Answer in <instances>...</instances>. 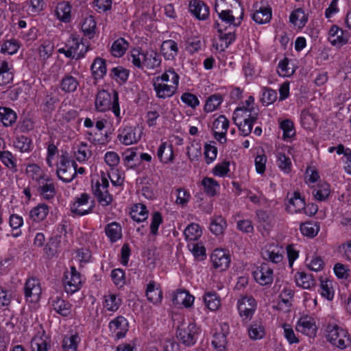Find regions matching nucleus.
I'll list each match as a JSON object with an SVG mask.
<instances>
[{"label":"nucleus","mask_w":351,"mask_h":351,"mask_svg":"<svg viewBox=\"0 0 351 351\" xmlns=\"http://www.w3.org/2000/svg\"><path fill=\"white\" fill-rule=\"evenodd\" d=\"M179 80V75L173 68H169L161 75L154 77L153 87L156 97L162 99L171 97L178 90Z\"/></svg>","instance_id":"f257e3e1"},{"label":"nucleus","mask_w":351,"mask_h":351,"mask_svg":"<svg viewBox=\"0 0 351 351\" xmlns=\"http://www.w3.org/2000/svg\"><path fill=\"white\" fill-rule=\"evenodd\" d=\"M215 10L223 22L234 26L241 24L243 8L238 0H216Z\"/></svg>","instance_id":"f03ea898"},{"label":"nucleus","mask_w":351,"mask_h":351,"mask_svg":"<svg viewBox=\"0 0 351 351\" xmlns=\"http://www.w3.org/2000/svg\"><path fill=\"white\" fill-rule=\"evenodd\" d=\"M129 60L138 69L149 70L160 67L162 62L160 54L156 51H143L138 49H133L131 51Z\"/></svg>","instance_id":"7ed1b4c3"},{"label":"nucleus","mask_w":351,"mask_h":351,"mask_svg":"<svg viewBox=\"0 0 351 351\" xmlns=\"http://www.w3.org/2000/svg\"><path fill=\"white\" fill-rule=\"evenodd\" d=\"M325 337L332 347L339 350H345L351 346V335L348 331L337 324L327 326Z\"/></svg>","instance_id":"20e7f679"},{"label":"nucleus","mask_w":351,"mask_h":351,"mask_svg":"<svg viewBox=\"0 0 351 351\" xmlns=\"http://www.w3.org/2000/svg\"><path fill=\"white\" fill-rule=\"evenodd\" d=\"M88 50V46L83 43L82 38L72 33L65 43V47L60 48L58 52L66 58L78 60L84 58Z\"/></svg>","instance_id":"39448f33"},{"label":"nucleus","mask_w":351,"mask_h":351,"mask_svg":"<svg viewBox=\"0 0 351 351\" xmlns=\"http://www.w3.org/2000/svg\"><path fill=\"white\" fill-rule=\"evenodd\" d=\"M199 328L193 322H182L177 329V337L186 346H193L198 338Z\"/></svg>","instance_id":"423d86ee"},{"label":"nucleus","mask_w":351,"mask_h":351,"mask_svg":"<svg viewBox=\"0 0 351 351\" xmlns=\"http://www.w3.org/2000/svg\"><path fill=\"white\" fill-rule=\"evenodd\" d=\"M75 162L71 160L66 154H62L56 171L58 178L64 182H71L76 176Z\"/></svg>","instance_id":"0eeeda50"},{"label":"nucleus","mask_w":351,"mask_h":351,"mask_svg":"<svg viewBox=\"0 0 351 351\" xmlns=\"http://www.w3.org/2000/svg\"><path fill=\"white\" fill-rule=\"evenodd\" d=\"M90 200V196L86 193L80 194L75 198V201L71 204L70 210L73 215L83 216L93 210L94 202Z\"/></svg>","instance_id":"6e6552de"},{"label":"nucleus","mask_w":351,"mask_h":351,"mask_svg":"<svg viewBox=\"0 0 351 351\" xmlns=\"http://www.w3.org/2000/svg\"><path fill=\"white\" fill-rule=\"evenodd\" d=\"M108 179L102 176L99 180L93 185V192L98 202L102 206H107L112 202V196L109 193Z\"/></svg>","instance_id":"1a4fd4ad"},{"label":"nucleus","mask_w":351,"mask_h":351,"mask_svg":"<svg viewBox=\"0 0 351 351\" xmlns=\"http://www.w3.org/2000/svg\"><path fill=\"white\" fill-rule=\"evenodd\" d=\"M63 285L67 293H74L80 290L82 285V276L74 266L64 274Z\"/></svg>","instance_id":"9d476101"},{"label":"nucleus","mask_w":351,"mask_h":351,"mask_svg":"<svg viewBox=\"0 0 351 351\" xmlns=\"http://www.w3.org/2000/svg\"><path fill=\"white\" fill-rule=\"evenodd\" d=\"M237 309L243 321L250 320L256 309V302L252 296H242L237 301Z\"/></svg>","instance_id":"9b49d317"},{"label":"nucleus","mask_w":351,"mask_h":351,"mask_svg":"<svg viewBox=\"0 0 351 351\" xmlns=\"http://www.w3.org/2000/svg\"><path fill=\"white\" fill-rule=\"evenodd\" d=\"M295 330L310 338H314L317 332L315 318L308 315L301 316L295 324Z\"/></svg>","instance_id":"f8f14e48"},{"label":"nucleus","mask_w":351,"mask_h":351,"mask_svg":"<svg viewBox=\"0 0 351 351\" xmlns=\"http://www.w3.org/2000/svg\"><path fill=\"white\" fill-rule=\"evenodd\" d=\"M42 293V288L38 278L31 277L26 280L24 285L25 300L32 303L39 301Z\"/></svg>","instance_id":"ddd939ff"},{"label":"nucleus","mask_w":351,"mask_h":351,"mask_svg":"<svg viewBox=\"0 0 351 351\" xmlns=\"http://www.w3.org/2000/svg\"><path fill=\"white\" fill-rule=\"evenodd\" d=\"M213 267L219 271L226 270L230 263V256L228 251L223 249H215L210 255Z\"/></svg>","instance_id":"4468645a"},{"label":"nucleus","mask_w":351,"mask_h":351,"mask_svg":"<svg viewBox=\"0 0 351 351\" xmlns=\"http://www.w3.org/2000/svg\"><path fill=\"white\" fill-rule=\"evenodd\" d=\"M111 334L117 339L125 337L128 331L129 324L123 316H118L109 322Z\"/></svg>","instance_id":"2eb2a0df"},{"label":"nucleus","mask_w":351,"mask_h":351,"mask_svg":"<svg viewBox=\"0 0 351 351\" xmlns=\"http://www.w3.org/2000/svg\"><path fill=\"white\" fill-rule=\"evenodd\" d=\"M253 276L258 284L267 285L273 282L274 271L267 263H263L253 271Z\"/></svg>","instance_id":"dca6fc26"},{"label":"nucleus","mask_w":351,"mask_h":351,"mask_svg":"<svg viewBox=\"0 0 351 351\" xmlns=\"http://www.w3.org/2000/svg\"><path fill=\"white\" fill-rule=\"evenodd\" d=\"M189 10L198 20L204 21L209 16V8L202 0H191L189 3Z\"/></svg>","instance_id":"f3484780"},{"label":"nucleus","mask_w":351,"mask_h":351,"mask_svg":"<svg viewBox=\"0 0 351 351\" xmlns=\"http://www.w3.org/2000/svg\"><path fill=\"white\" fill-rule=\"evenodd\" d=\"M261 254L264 260L275 264L282 262L284 258L283 249L274 245H267L263 249Z\"/></svg>","instance_id":"a211bd4d"},{"label":"nucleus","mask_w":351,"mask_h":351,"mask_svg":"<svg viewBox=\"0 0 351 351\" xmlns=\"http://www.w3.org/2000/svg\"><path fill=\"white\" fill-rule=\"evenodd\" d=\"M258 115V108H247L245 107H238L233 113L232 119L234 123L245 121L249 120H257Z\"/></svg>","instance_id":"6ab92c4d"},{"label":"nucleus","mask_w":351,"mask_h":351,"mask_svg":"<svg viewBox=\"0 0 351 351\" xmlns=\"http://www.w3.org/2000/svg\"><path fill=\"white\" fill-rule=\"evenodd\" d=\"M287 210L291 214L302 212L306 208L304 199L299 192L295 191L289 197L287 203Z\"/></svg>","instance_id":"aec40b11"},{"label":"nucleus","mask_w":351,"mask_h":351,"mask_svg":"<svg viewBox=\"0 0 351 351\" xmlns=\"http://www.w3.org/2000/svg\"><path fill=\"white\" fill-rule=\"evenodd\" d=\"M50 304L53 309L61 316L67 317L71 313V304L60 296L51 298L50 300Z\"/></svg>","instance_id":"412c9836"},{"label":"nucleus","mask_w":351,"mask_h":351,"mask_svg":"<svg viewBox=\"0 0 351 351\" xmlns=\"http://www.w3.org/2000/svg\"><path fill=\"white\" fill-rule=\"evenodd\" d=\"M118 140L125 145L136 143L141 138L132 127H124L119 130Z\"/></svg>","instance_id":"4be33fe9"},{"label":"nucleus","mask_w":351,"mask_h":351,"mask_svg":"<svg viewBox=\"0 0 351 351\" xmlns=\"http://www.w3.org/2000/svg\"><path fill=\"white\" fill-rule=\"evenodd\" d=\"M112 96L107 90H99L95 98V109L99 112H105L110 109L112 106Z\"/></svg>","instance_id":"5701e85b"},{"label":"nucleus","mask_w":351,"mask_h":351,"mask_svg":"<svg viewBox=\"0 0 351 351\" xmlns=\"http://www.w3.org/2000/svg\"><path fill=\"white\" fill-rule=\"evenodd\" d=\"M157 156L162 163L172 162L174 159L173 145L168 142L161 143L157 150Z\"/></svg>","instance_id":"b1692460"},{"label":"nucleus","mask_w":351,"mask_h":351,"mask_svg":"<svg viewBox=\"0 0 351 351\" xmlns=\"http://www.w3.org/2000/svg\"><path fill=\"white\" fill-rule=\"evenodd\" d=\"M80 86V80L71 73H66L60 84L61 90L65 93H71L77 90Z\"/></svg>","instance_id":"393cba45"},{"label":"nucleus","mask_w":351,"mask_h":351,"mask_svg":"<svg viewBox=\"0 0 351 351\" xmlns=\"http://www.w3.org/2000/svg\"><path fill=\"white\" fill-rule=\"evenodd\" d=\"M293 291L289 287H284L279 295V302L276 308L284 311H289L292 306Z\"/></svg>","instance_id":"a878e982"},{"label":"nucleus","mask_w":351,"mask_h":351,"mask_svg":"<svg viewBox=\"0 0 351 351\" xmlns=\"http://www.w3.org/2000/svg\"><path fill=\"white\" fill-rule=\"evenodd\" d=\"M178 46L173 40H164L160 46V52L167 60H173L178 53Z\"/></svg>","instance_id":"bb28decb"},{"label":"nucleus","mask_w":351,"mask_h":351,"mask_svg":"<svg viewBox=\"0 0 351 351\" xmlns=\"http://www.w3.org/2000/svg\"><path fill=\"white\" fill-rule=\"evenodd\" d=\"M145 294L147 300L154 304L161 302L162 299V292L160 285L155 281H150L147 285Z\"/></svg>","instance_id":"cd10ccee"},{"label":"nucleus","mask_w":351,"mask_h":351,"mask_svg":"<svg viewBox=\"0 0 351 351\" xmlns=\"http://www.w3.org/2000/svg\"><path fill=\"white\" fill-rule=\"evenodd\" d=\"M80 341L81 338L76 332L64 335L62 341V351H77Z\"/></svg>","instance_id":"c85d7f7f"},{"label":"nucleus","mask_w":351,"mask_h":351,"mask_svg":"<svg viewBox=\"0 0 351 351\" xmlns=\"http://www.w3.org/2000/svg\"><path fill=\"white\" fill-rule=\"evenodd\" d=\"M27 176L37 184H43L45 180H48V176L41 168L36 164H29L26 167Z\"/></svg>","instance_id":"c756f323"},{"label":"nucleus","mask_w":351,"mask_h":351,"mask_svg":"<svg viewBox=\"0 0 351 351\" xmlns=\"http://www.w3.org/2000/svg\"><path fill=\"white\" fill-rule=\"evenodd\" d=\"M328 40L334 46L341 47L348 42V38L343 36V31L336 25H333L328 32Z\"/></svg>","instance_id":"7c9ffc66"},{"label":"nucleus","mask_w":351,"mask_h":351,"mask_svg":"<svg viewBox=\"0 0 351 351\" xmlns=\"http://www.w3.org/2000/svg\"><path fill=\"white\" fill-rule=\"evenodd\" d=\"M271 16V9L269 7L260 6L256 8L252 19L258 24H265L270 21Z\"/></svg>","instance_id":"2f4dec72"},{"label":"nucleus","mask_w":351,"mask_h":351,"mask_svg":"<svg viewBox=\"0 0 351 351\" xmlns=\"http://www.w3.org/2000/svg\"><path fill=\"white\" fill-rule=\"evenodd\" d=\"M122 300L118 295L108 293L104 297V308L109 312L114 313L120 307Z\"/></svg>","instance_id":"473e14b6"},{"label":"nucleus","mask_w":351,"mask_h":351,"mask_svg":"<svg viewBox=\"0 0 351 351\" xmlns=\"http://www.w3.org/2000/svg\"><path fill=\"white\" fill-rule=\"evenodd\" d=\"M130 214L134 221L139 223L148 218L149 211L145 204L139 203L132 206Z\"/></svg>","instance_id":"72a5a7b5"},{"label":"nucleus","mask_w":351,"mask_h":351,"mask_svg":"<svg viewBox=\"0 0 351 351\" xmlns=\"http://www.w3.org/2000/svg\"><path fill=\"white\" fill-rule=\"evenodd\" d=\"M295 281L298 287L310 289L315 285V280L311 274L298 272L295 276Z\"/></svg>","instance_id":"f704fd0d"},{"label":"nucleus","mask_w":351,"mask_h":351,"mask_svg":"<svg viewBox=\"0 0 351 351\" xmlns=\"http://www.w3.org/2000/svg\"><path fill=\"white\" fill-rule=\"evenodd\" d=\"M49 213V207L45 204H39L29 212V218L36 223L43 221Z\"/></svg>","instance_id":"c9c22d12"},{"label":"nucleus","mask_w":351,"mask_h":351,"mask_svg":"<svg viewBox=\"0 0 351 351\" xmlns=\"http://www.w3.org/2000/svg\"><path fill=\"white\" fill-rule=\"evenodd\" d=\"M227 227L226 219L221 215L213 216L210 219L209 229L215 235H221Z\"/></svg>","instance_id":"e433bc0d"},{"label":"nucleus","mask_w":351,"mask_h":351,"mask_svg":"<svg viewBox=\"0 0 351 351\" xmlns=\"http://www.w3.org/2000/svg\"><path fill=\"white\" fill-rule=\"evenodd\" d=\"M17 119L16 113L10 108L0 107V121L5 127L12 126Z\"/></svg>","instance_id":"4c0bfd02"},{"label":"nucleus","mask_w":351,"mask_h":351,"mask_svg":"<svg viewBox=\"0 0 351 351\" xmlns=\"http://www.w3.org/2000/svg\"><path fill=\"white\" fill-rule=\"evenodd\" d=\"M90 70L95 79L103 78L106 74V61L99 57H97L91 64Z\"/></svg>","instance_id":"58836bf2"},{"label":"nucleus","mask_w":351,"mask_h":351,"mask_svg":"<svg viewBox=\"0 0 351 351\" xmlns=\"http://www.w3.org/2000/svg\"><path fill=\"white\" fill-rule=\"evenodd\" d=\"M195 298L186 290H178L173 297V302L182 304L185 307H191L194 302Z\"/></svg>","instance_id":"ea45409f"},{"label":"nucleus","mask_w":351,"mask_h":351,"mask_svg":"<svg viewBox=\"0 0 351 351\" xmlns=\"http://www.w3.org/2000/svg\"><path fill=\"white\" fill-rule=\"evenodd\" d=\"M105 232L108 238L112 243L117 241L122 237V228L119 223L112 222L106 226Z\"/></svg>","instance_id":"a19ab883"},{"label":"nucleus","mask_w":351,"mask_h":351,"mask_svg":"<svg viewBox=\"0 0 351 351\" xmlns=\"http://www.w3.org/2000/svg\"><path fill=\"white\" fill-rule=\"evenodd\" d=\"M57 17L62 22H69L71 19V6L69 3L63 1L59 3L56 9Z\"/></svg>","instance_id":"79ce46f5"},{"label":"nucleus","mask_w":351,"mask_h":351,"mask_svg":"<svg viewBox=\"0 0 351 351\" xmlns=\"http://www.w3.org/2000/svg\"><path fill=\"white\" fill-rule=\"evenodd\" d=\"M12 65L6 62H0V86H5L13 80V74L11 72Z\"/></svg>","instance_id":"37998d69"},{"label":"nucleus","mask_w":351,"mask_h":351,"mask_svg":"<svg viewBox=\"0 0 351 351\" xmlns=\"http://www.w3.org/2000/svg\"><path fill=\"white\" fill-rule=\"evenodd\" d=\"M308 21V16L302 8L293 10L289 16V21L298 28L303 27Z\"/></svg>","instance_id":"c03bdc74"},{"label":"nucleus","mask_w":351,"mask_h":351,"mask_svg":"<svg viewBox=\"0 0 351 351\" xmlns=\"http://www.w3.org/2000/svg\"><path fill=\"white\" fill-rule=\"evenodd\" d=\"M278 99L277 92L269 87H262L260 92V101L263 106L274 104Z\"/></svg>","instance_id":"a18cd8bd"},{"label":"nucleus","mask_w":351,"mask_h":351,"mask_svg":"<svg viewBox=\"0 0 351 351\" xmlns=\"http://www.w3.org/2000/svg\"><path fill=\"white\" fill-rule=\"evenodd\" d=\"M39 192L45 199H52L56 194V189L52 180L48 176V180H45L43 184H38Z\"/></svg>","instance_id":"49530a36"},{"label":"nucleus","mask_w":351,"mask_h":351,"mask_svg":"<svg viewBox=\"0 0 351 351\" xmlns=\"http://www.w3.org/2000/svg\"><path fill=\"white\" fill-rule=\"evenodd\" d=\"M223 101V97L219 93L213 94L209 96L204 105V111L207 113L215 111Z\"/></svg>","instance_id":"de8ad7c7"},{"label":"nucleus","mask_w":351,"mask_h":351,"mask_svg":"<svg viewBox=\"0 0 351 351\" xmlns=\"http://www.w3.org/2000/svg\"><path fill=\"white\" fill-rule=\"evenodd\" d=\"M0 160L12 173L17 172L16 160L11 152L0 150Z\"/></svg>","instance_id":"09e8293b"},{"label":"nucleus","mask_w":351,"mask_h":351,"mask_svg":"<svg viewBox=\"0 0 351 351\" xmlns=\"http://www.w3.org/2000/svg\"><path fill=\"white\" fill-rule=\"evenodd\" d=\"M256 217L258 223L267 230H269L274 224V217L271 213L259 210L256 211Z\"/></svg>","instance_id":"8fccbe9b"},{"label":"nucleus","mask_w":351,"mask_h":351,"mask_svg":"<svg viewBox=\"0 0 351 351\" xmlns=\"http://www.w3.org/2000/svg\"><path fill=\"white\" fill-rule=\"evenodd\" d=\"M129 43L123 38L117 39L112 45L110 51L114 57L120 58L124 55Z\"/></svg>","instance_id":"3c124183"},{"label":"nucleus","mask_w":351,"mask_h":351,"mask_svg":"<svg viewBox=\"0 0 351 351\" xmlns=\"http://www.w3.org/2000/svg\"><path fill=\"white\" fill-rule=\"evenodd\" d=\"M91 155V150L86 143L81 142L75 151V158L80 162L86 161Z\"/></svg>","instance_id":"603ef678"},{"label":"nucleus","mask_w":351,"mask_h":351,"mask_svg":"<svg viewBox=\"0 0 351 351\" xmlns=\"http://www.w3.org/2000/svg\"><path fill=\"white\" fill-rule=\"evenodd\" d=\"M96 22L92 16L86 17L81 25V29L84 34L92 38L95 33Z\"/></svg>","instance_id":"864d4df0"},{"label":"nucleus","mask_w":351,"mask_h":351,"mask_svg":"<svg viewBox=\"0 0 351 351\" xmlns=\"http://www.w3.org/2000/svg\"><path fill=\"white\" fill-rule=\"evenodd\" d=\"M204 304L210 311H216L221 306L219 297L215 292H207L204 296Z\"/></svg>","instance_id":"5fc2aeb1"},{"label":"nucleus","mask_w":351,"mask_h":351,"mask_svg":"<svg viewBox=\"0 0 351 351\" xmlns=\"http://www.w3.org/2000/svg\"><path fill=\"white\" fill-rule=\"evenodd\" d=\"M249 336L252 339H263L265 335V327L262 322H254L248 328Z\"/></svg>","instance_id":"6e6d98bb"},{"label":"nucleus","mask_w":351,"mask_h":351,"mask_svg":"<svg viewBox=\"0 0 351 351\" xmlns=\"http://www.w3.org/2000/svg\"><path fill=\"white\" fill-rule=\"evenodd\" d=\"M306 265L310 270L317 272L324 269L325 263L320 256L308 255L306 258Z\"/></svg>","instance_id":"4d7b16f0"},{"label":"nucleus","mask_w":351,"mask_h":351,"mask_svg":"<svg viewBox=\"0 0 351 351\" xmlns=\"http://www.w3.org/2000/svg\"><path fill=\"white\" fill-rule=\"evenodd\" d=\"M215 145V141H210L204 145V155L207 164L212 163L217 158L218 149Z\"/></svg>","instance_id":"13d9d810"},{"label":"nucleus","mask_w":351,"mask_h":351,"mask_svg":"<svg viewBox=\"0 0 351 351\" xmlns=\"http://www.w3.org/2000/svg\"><path fill=\"white\" fill-rule=\"evenodd\" d=\"M302 126L306 130H311L317 125L315 117L308 110H303L300 115Z\"/></svg>","instance_id":"bf43d9fd"},{"label":"nucleus","mask_w":351,"mask_h":351,"mask_svg":"<svg viewBox=\"0 0 351 351\" xmlns=\"http://www.w3.org/2000/svg\"><path fill=\"white\" fill-rule=\"evenodd\" d=\"M330 193V186L327 183H320L317 185V187L313 191V194L315 199L318 201L326 200Z\"/></svg>","instance_id":"052dcab7"},{"label":"nucleus","mask_w":351,"mask_h":351,"mask_svg":"<svg viewBox=\"0 0 351 351\" xmlns=\"http://www.w3.org/2000/svg\"><path fill=\"white\" fill-rule=\"evenodd\" d=\"M321 295L327 299L332 300L334 298V290L332 287V282L328 280H320V289L319 290Z\"/></svg>","instance_id":"680f3d73"},{"label":"nucleus","mask_w":351,"mask_h":351,"mask_svg":"<svg viewBox=\"0 0 351 351\" xmlns=\"http://www.w3.org/2000/svg\"><path fill=\"white\" fill-rule=\"evenodd\" d=\"M211 343L215 351H226V334L224 332L215 333L213 335Z\"/></svg>","instance_id":"e2e57ef3"},{"label":"nucleus","mask_w":351,"mask_h":351,"mask_svg":"<svg viewBox=\"0 0 351 351\" xmlns=\"http://www.w3.org/2000/svg\"><path fill=\"white\" fill-rule=\"evenodd\" d=\"M60 247V237L56 236L49 240L44 250L49 257H53L58 253Z\"/></svg>","instance_id":"0e129e2a"},{"label":"nucleus","mask_w":351,"mask_h":351,"mask_svg":"<svg viewBox=\"0 0 351 351\" xmlns=\"http://www.w3.org/2000/svg\"><path fill=\"white\" fill-rule=\"evenodd\" d=\"M185 238L188 241L197 240L202 235V230L197 223L189 225L184 231Z\"/></svg>","instance_id":"69168bd1"},{"label":"nucleus","mask_w":351,"mask_h":351,"mask_svg":"<svg viewBox=\"0 0 351 351\" xmlns=\"http://www.w3.org/2000/svg\"><path fill=\"white\" fill-rule=\"evenodd\" d=\"M276 157L277 165L279 169L285 173H289L292 168V162L290 158L282 152H278Z\"/></svg>","instance_id":"338daca9"},{"label":"nucleus","mask_w":351,"mask_h":351,"mask_svg":"<svg viewBox=\"0 0 351 351\" xmlns=\"http://www.w3.org/2000/svg\"><path fill=\"white\" fill-rule=\"evenodd\" d=\"M300 229L303 235L308 237H314L317 234L319 230V226L315 222L307 221L301 224Z\"/></svg>","instance_id":"774afa93"}]
</instances>
